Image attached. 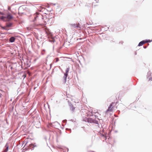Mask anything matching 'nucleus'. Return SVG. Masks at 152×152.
I'll return each mask as SVG.
<instances>
[{
  "label": "nucleus",
  "mask_w": 152,
  "mask_h": 152,
  "mask_svg": "<svg viewBox=\"0 0 152 152\" xmlns=\"http://www.w3.org/2000/svg\"><path fill=\"white\" fill-rule=\"evenodd\" d=\"M114 104L115 103H114L111 104L108 107V109L107 110L106 112L112 111L114 109Z\"/></svg>",
  "instance_id": "f257e3e1"
},
{
  "label": "nucleus",
  "mask_w": 152,
  "mask_h": 152,
  "mask_svg": "<svg viewBox=\"0 0 152 152\" xmlns=\"http://www.w3.org/2000/svg\"><path fill=\"white\" fill-rule=\"evenodd\" d=\"M69 68H67L66 70V73H64V80H66L67 77L68 75V73L69 71Z\"/></svg>",
  "instance_id": "f03ea898"
},
{
  "label": "nucleus",
  "mask_w": 152,
  "mask_h": 152,
  "mask_svg": "<svg viewBox=\"0 0 152 152\" xmlns=\"http://www.w3.org/2000/svg\"><path fill=\"white\" fill-rule=\"evenodd\" d=\"M88 121L90 123H95L96 121L94 119L89 118L88 119Z\"/></svg>",
  "instance_id": "7ed1b4c3"
},
{
  "label": "nucleus",
  "mask_w": 152,
  "mask_h": 152,
  "mask_svg": "<svg viewBox=\"0 0 152 152\" xmlns=\"http://www.w3.org/2000/svg\"><path fill=\"white\" fill-rule=\"evenodd\" d=\"M79 24H72L71 25V27L72 28L79 27Z\"/></svg>",
  "instance_id": "20e7f679"
},
{
  "label": "nucleus",
  "mask_w": 152,
  "mask_h": 152,
  "mask_svg": "<svg viewBox=\"0 0 152 152\" xmlns=\"http://www.w3.org/2000/svg\"><path fill=\"white\" fill-rule=\"evenodd\" d=\"M148 41H142L140 42L138 44L139 46H141L146 43L148 42Z\"/></svg>",
  "instance_id": "39448f33"
},
{
  "label": "nucleus",
  "mask_w": 152,
  "mask_h": 152,
  "mask_svg": "<svg viewBox=\"0 0 152 152\" xmlns=\"http://www.w3.org/2000/svg\"><path fill=\"white\" fill-rule=\"evenodd\" d=\"M72 101L75 103H78L79 100L75 98H74V99H72Z\"/></svg>",
  "instance_id": "423d86ee"
},
{
  "label": "nucleus",
  "mask_w": 152,
  "mask_h": 152,
  "mask_svg": "<svg viewBox=\"0 0 152 152\" xmlns=\"http://www.w3.org/2000/svg\"><path fill=\"white\" fill-rule=\"evenodd\" d=\"M15 39L14 37H12L10 38V42H14Z\"/></svg>",
  "instance_id": "0eeeda50"
},
{
  "label": "nucleus",
  "mask_w": 152,
  "mask_h": 152,
  "mask_svg": "<svg viewBox=\"0 0 152 152\" xmlns=\"http://www.w3.org/2000/svg\"><path fill=\"white\" fill-rule=\"evenodd\" d=\"M7 18L9 19H11L12 18V16L10 15H8L7 16Z\"/></svg>",
  "instance_id": "6e6552de"
},
{
  "label": "nucleus",
  "mask_w": 152,
  "mask_h": 152,
  "mask_svg": "<svg viewBox=\"0 0 152 152\" xmlns=\"http://www.w3.org/2000/svg\"><path fill=\"white\" fill-rule=\"evenodd\" d=\"M75 107H73L72 105L71 106L70 110L74 112L75 111Z\"/></svg>",
  "instance_id": "1a4fd4ad"
},
{
  "label": "nucleus",
  "mask_w": 152,
  "mask_h": 152,
  "mask_svg": "<svg viewBox=\"0 0 152 152\" xmlns=\"http://www.w3.org/2000/svg\"><path fill=\"white\" fill-rule=\"evenodd\" d=\"M5 146L6 147V148L4 150V152H7L8 151V146H7V145H6Z\"/></svg>",
  "instance_id": "9d476101"
},
{
  "label": "nucleus",
  "mask_w": 152,
  "mask_h": 152,
  "mask_svg": "<svg viewBox=\"0 0 152 152\" xmlns=\"http://www.w3.org/2000/svg\"><path fill=\"white\" fill-rule=\"evenodd\" d=\"M45 32H46V33L48 35H49V34H50V32H49V31L48 30V29H45Z\"/></svg>",
  "instance_id": "9b49d317"
},
{
  "label": "nucleus",
  "mask_w": 152,
  "mask_h": 152,
  "mask_svg": "<svg viewBox=\"0 0 152 152\" xmlns=\"http://www.w3.org/2000/svg\"><path fill=\"white\" fill-rule=\"evenodd\" d=\"M34 147V146L33 144H31L29 145V148H33Z\"/></svg>",
  "instance_id": "f8f14e48"
},
{
  "label": "nucleus",
  "mask_w": 152,
  "mask_h": 152,
  "mask_svg": "<svg viewBox=\"0 0 152 152\" xmlns=\"http://www.w3.org/2000/svg\"><path fill=\"white\" fill-rule=\"evenodd\" d=\"M147 75L148 76H150L151 75V73L150 72H148L147 73Z\"/></svg>",
  "instance_id": "ddd939ff"
},
{
  "label": "nucleus",
  "mask_w": 152,
  "mask_h": 152,
  "mask_svg": "<svg viewBox=\"0 0 152 152\" xmlns=\"http://www.w3.org/2000/svg\"><path fill=\"white\" fill-rule=\"evenodd\" d=\"M148 80L149 81H152V77H150L148 79Z\"/></svg>",
  "instance_id": "4468645a"
},
{
  "label": "nucleus",
  "mask_w": 152,
  "mask_h": 152,
  "mask_svg": "<svg viewBox=\"0 0 152 152\" xmlns=\"http://www.w3.org/2000/svg\"><path fill=\"white\" fill-rule=\"evenodd\" d=\"M56 62H57V61H58L59 60V58H56Z\"/></svg>",
  "instance_id": "2eb2a0df"
},
{
  "label": "nucleus",
  "mask_w": 152,
  "mask_h": 152,
  "mask_svg": "<svg viewBox=\"0 0 152 152\" xmlns=\"http://www.w3.org/2000/svg\"><path fill=\"white\" fill-rule=\"evenodd\" d=\"M11 8L10 7H9L8 8V10H10Z\"/></svg>",
  "instance_id": "dca6fc26"
},
{
  "label": "nucleus",
  "mask_w": 152,
  "mask_h": 152,
  "mask_svg": "<svg viewBox=\"0 0 152 152\" xmlns=\"http://www.w3.org/2000/svg\"><path fill=\"white\" fill-rule=\"evenodd\" d=\"M147 41H148V42H151V41L150 40H147Z\"/></svg>",
  "instance_id": "f3484780"
},
{
  "label": "nucleus",
  "mask_w": 152,
  "mask_h": 152,
  "mask_svg": "<svg viewBox=\"0 0 152 152\" xmlns=\"http://www.w3.org/2000/svg\"><path fill=\"white\" fill-rule=\"evenodd\" d=\"M0 15H2V13L0 12Z\"/></svg>",
  "instance_id": "a211bd4d"
},
{
  "label": "nucleus",
  "mask_w": 152,
  "mask_h": 152,
  "mask_svg": "<svg viewBox=\"0 0 152 152\" xmlns=\"http://www.w3.org/2000/svg\"><path fill=\"white\" fill-rule=\"evenodd\" d=\"M1 94H0V97H1Z\"/></svg>",
  "instance_id": "6ab92c4d"
}]
</instances>
